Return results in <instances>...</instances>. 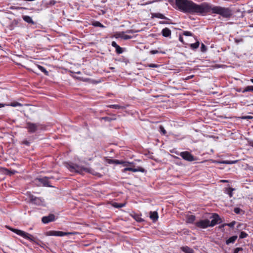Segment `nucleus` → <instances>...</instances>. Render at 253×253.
<instances>
[{
    "instance_id": "680f3d73",
    "label": "nucleus",
    "mask_w": 253,
    "mask_h": 253,
    "mask_svg": "<svg viewBox=\"0 0 253 253\" xmlns=\"http://www.w3.org/2000/svg\"><path fill=\"white\" fill-rule=\"evenodd\" d=\"M251 27H253V26H251Z\"/></svg>"
},
{
    "instance_id": "20e7f679",
    "label": "nucleus",
    "mask_w": 253,
    "mask_h": 253,
    "mask_svg": "<svg viewBox=\"0 0 253 253\" xmlns=\"http://www.w3.org/2000/svg\"><path fill=\"white\" fill-rule=\"evenodd\" d=\"M10 230L14 232L15 233L17 234V235L23 237L24 238L29 240V241L33 242H36V238L34 237L33 235L27 233L22 230H20L19 229H10Z\"/></svg>"
},
{
    "instance_id": "c03bdc74",
    "label": "nucleus",
    "mask_w": 253,
    "mask_h": 253,
    "mask_svg": "<svg viewBox=\"0 0 253 253\" xmlns=\"http://www.w3.org/2000/svg\"><path fill=\"white\" fill-rule=\"evenodd\" d=\"M160 1V0H154L153 1H148L146 2V4H151V3H152L153 2H157V1Z\"/></svg>"
},
{
    "instance_id": "8fccbe9b",
    "label": "nucleus",
    "mask_w": 253,
    "mask_h": 253,
    "mask_svg": "<svg viewBox=\"0 0 253 253\" xmlns=\"http://www.w3.org/2000/svg\"><path fill=\"white\" fill-rule=\"evenodd\" d=\"M23 143L25 144H26L27 145H29V142L28 141H27V140L24 141L23 142Z\"/></svg>"
},
{
    "instance_id": "6e6d98bb",
    "label": "nucleus",
    "mask_w": 253,
    "mask_h": 253,
    "mask_svg": "<svg viewBox=\"0 0 253 253\" xmlns=\"http://www.w3.org/2000/svg\"><path fill=\"white\" fill-rule=\"evenodd\" d=\"M221 182H227V180H221Z\"/></svg>"
},
{
    "instance_id": "13d9d810",
    "label": "nucleus",
    "mask_w": 253,
    "mask_h": 253,
    "mask_svg": "<svg viewBox=\"0 0 253 253\" xmlns=\"http://www.w3.org/2000/svg\"><path fill=\"white\" fill-rule=\"evenodd\" d=\"M251 81L253 84V79H251Z\"/></svg>"
},
{
    "instance_id": "49530a36",
    "label": "nucleus",
    "mask_w": 253,
    "mask_h": 253,
    "mask_svg": "<svg viewBox=\"0 0 253 253\" xmlns=\"http://www.w3.org/2000/svg\"><path fill=\"white\" fill-rule=\"evenodd\" d=\"M128 164L131 165V164H132V163L127 162H124L123 166H125V167H126V166H127Z\"/></svg>"
},
{
    "instance_id": "9d476101",
    "label": "nucleus",
    "mask_w": 253,
    "mask_h": 253,
    "mask_svg": "<svg viewBox=\"0 0 253 253\" xmlns=\"http://www.w3.org/2000/svg\"><path fill=\"white\" fill-rule=\"evenodd\" d=\"M211 218L212 219L210 221V226L213 227L217 223H220L222 222L221 218L219 215L216 213H214Z\"/></svg>"
},
{
    "instance_id": "f03ea898",
    "label": "nucleus",
    "mask_w": 253,
    "mask_h": 253,
    "mask_svg": "<svg viewBox=\"0 0 253 253\" xmlns=\"http://www.w3.org/2000/svg\"><path fill=\"white\" fill-rule=\"evenodd\" d=\"M208 9L204 12V14L209 12L219 14L224 18H229L232 15L231 10L229 8L222 7L219 6L212 7L209 3H208Z\"/></svg>"
},
{
    "instance_id": "a19ab883",
    "label": "nucleus",
    "mask_w": 253,
    "mask_h": 253,
    "mask_svg": "<svg viewBox=\"0 0 253 253\" xmlns=\"http://www.w3.org/2000/svg\"><path fill=\"white\" fill-rule=\"evenodd\" d=\"M106 162L107 163L110 164H114V160L113 159H107Z\"/></svg>"
},
{
    "instance_id": "864d4df0",
    "label": "nucleus",
    "mask_w": 253,
    "mask_h": 253,
    "mask_svg": "<svg viewBox=\"0 0 253 253\" xmlns=\"http://www.w3.org/2000/svg\"><path fill=\"white\" fill-rule=\"evenodd\" d=\"M16 171H9V174L11 175V174H13L15 173Z\"/></svg>"
},
{
    "instance_id": "5fc2aeb1",
    "label": "nucleus",
    "mask_w": 253,
    "mask_h": 253,
    "mask_svg": "<svg viewBox=\"0 0 253 253\" xmlns=\"http://www.w3.org/2000/svg\"><path fill=\"white\" fill-rule=\"evenodd\" d=\"M253 117H251V116H247V117H245V118H248V119H251Z\"/></svg>"
},
{
    "instance_id": "0eeeda50",
    "label": "nucleus",
    "mask_w": 253,
    "mask_h": 253,
    "mask_svg": "<svg viewBox=\"0 0 253 253\" xmlns=\"http://www.w3.org/2000/svg\"><path fill=\"white\" fill-rule=\"evenodd\" d=\"M196 225L201 228H206L210 226V221L208 219L201 220L195 223Z\"/></svg>"
},
{
    "instance_id": "1a4fd4ad",
    "label": "nucleus",
    "mask_w": 253,
    "mask_h": 253,
    "mask_svg": "<svg viewBox=\"0 0 253 253\" xmlns=\"http://www.w3.org/2000/svg\"><path fill=\"white\" fill-rule=\"evenodd\" d=\"M29 198H30V202L32 203L37 205H41L42 204V203L43 202V201L42 198H39V197H36L31 194L30 195Z\"/></svg>"
},
{
    "instance_id": "58836bf2",
    "label": "nucleus",
    "mask_w": 253,
    "mask_h": 253,
    "mask_svg": "<svg viewBox=\"0 0 253 253\" xmlns=\"http://www.w3.org/2000/svg\"><path fill=\"white\" fill-rule=\"evenodd\" d=\"M243 249L242 248H237L235 249L234 253H238L239 251H242Z\"/></svg>"
},
{
    "instance_id": "f704fd0d",
    "label": "nucleus",
    "mask_w": 253,
    "mask_h": 253,
    "mask_svg": "<svg viewBox=\"0 0 253 253\" xmlns=\"http://www.w3.org/2000/svg\"><path fill=\"white\" fill-rule=\"evenodd\" d=\"M147 66L150 67V68H158L160 66L157 64H148V65Z\"/></svg>"
},
{
    "instance_id": "a211bd4d",
    "label": "nucleus",
    "mask_w": 253,
    "mask_h": 253,
    "mask_svg": "<svg viewBox=\"0 0 253 253\" xmlns=\"http://www.w3.org/2000/svg\"><path fill=\"white\" fill-rule=\"evenodd\" d=\"M195 220V216L193 215H188L186 217V222L188 223H193Z\"/></svg>"
},
{
    "instance_id": "37998d69",
    "label": "nucleus",
    "mask_w": 253,
    "mask_h": 253,
    "mask_svg": "<svg viewBox=\"0 0 253 253\" xmlns=\"http://www.w3.org/2000/svg\"><path fill=\"white\" fill-rule=\"evenodd\" d=\"M159 53V51L157 50H152L150 51V53L151 54H155Z\"/></svg>"
},
{
    "instance_id": "393cba45",
    "label": "nucleus",
    "mask_w": 253,
    "mask_h": 253,
    "mask_svg": "<svg viewBox=\"0 0 253 253\" xmlns=\"http://www.w3.org/2000/svg\"><path fill=\"white\" fill-rule=\"evenodd\" d=\"M37 67L38 69H39L42 72L44 73L45 75H48V72L46 71V70L42 66L38 65Z\"/></svg>"
},
{
    "instance_id": "cd10ccee",
    "label": "nucleus",
    "mask_w": 253,
    "mask_h": 253,
    "mask_svg": "<svg viewBox=\"0 0 253 253\" xmlns=\"http://www.w3.org/2000/svg\"><path fill=\"white\" fill-rule=\"evenodd\" d=\"M247 236H248V234L246 232L242 231L240 233L239 238L240 239H244V238H246Z\"/></svg>"
},
{
    "instance_id": "f8f14e48",
    "label": "nucleus",
    "mask_w": 253,
    "mask_h": 253,
    "mask_svg": "<svg viewBox=\"0 0 253 253\" xmlns=\"http://www.w3.org/2000/svg\"><path fill=\"white\" fill-rule=\"evenodd\" d=\"M55 220V216L53 214H50L48 216H43L42 221L44 223H48L49 222L53 221Z\"/></svg>"
},
{
    "instance_id": "2f4dec72",
    "label": "nucleus",
    "mask_w": 253,
    "mask_h": 253,
    "mask_svg": "<svg viewBox=\"0 0 253 253\" xmlns=\"http://www.w3.org/2000/svg\"><path fill=\"white\" fill-rule=\"evenodd\" d=\"M115 49L117 53L119 54L122 53L123 52L122 48L119 45Z\"/></svg>"
},
{
    "instance_id": "603ef678",
    "label": "nucleus",
    "mask_w": 253,
    "mask_h": 253,
    "mask_svg": "<svg viewBox=\"0 0 253 253\" xmlns=\"http://www.w3.org/2000/svg\"><path fill=\"white\" fill-rule=\"evenodd\" d=\"M6 105H7L5 104L0 103V108L3 107Z\"/></svg>"
},
{
    "instance_id": "473e14b6",
    "label": "nucleus",
    "mask_w": 253,
    "mask_h": 253,
    "mask_svg": "<svg viewBox=\"0 0 253 253\" xmlns=\"http://www.w3.org/2000/svg\"><path fill=\"white\" fill-rule=\"evenodd\" d=\"M183 35L185 36H192L193 35L192 33L189 31H184Z\"/></svg>"
},
{
    "instance_id": "423d86ee",
    "label": "nucleus",
    "mask_w": 253,
    "mask_h": 253,
    "mask_svg": "<svg viewBox=\"0 0 253 253\" xmlns=\"http://www.w3.org/2000/svg\"><path fill=\"white\" fill-rule=\"evenodd\" d=\"M179 155L185 160L192 162L195 160L194 156L192 155L188 151L182 152L179 154Z\"/></svg>"
},
{
    "instance_id": "4d7b16f0",
    "label": "nucleus",
    "mask_w": 253,
    "mask_h": 253,
    "mask_svg": "<svg viewBox=\"0 0 253 253\" xmlns=\"http://www.w3.org/2000/svg\"><path fill=\"white\" fill-rule=\"evenodd\" d=\"M124 161H120V164H122V165H123V164H124Z\"/></svg>"
},
{
    "instance_id": "4c0bfd02",
    "label": "nucleus",
    "mask_w": 253,
    "mask_h": 253,
    "mask_svg": "<svg viewBox=\"0 0 253 253\" xmlns=\"http://www.w3.org/2000/svg\"><path fill=\"white\" fill-rule=\"evenodd\" d=\"M206 49H207L206 46L204 44L202 43V45H201V51L202 52H205V51H206Z\"/></svg>"
},
{
    "instance_id": "b1692460",
    "label": "nucleus",
    "mask_w": 253,
    "mask_h": 253,
    "mask_svg": "<svg viewBox=\"0 0 253 253\" xmlns=\"http://www.w3.org/2000/svg\"><path fill=\"white\" fill-rule=\"evenodd\" d=\"M237 162V161H224L221 162H218V163L220 164H236Z\"/></svg>"
},
{
    "instance_id": "f257e3e1",
    "label": "nucleus",
    "mask_w": 253,
    "mask_h": 253,
    "mask_svg": "<svg viewBox=\"0 0 253 253\" xmlns=\"http://www.w3.org/2000/svg\"><path fill=\"white\" fill-rule=\"evenodd\" d=\"M176 5L178 8L184 12L204 14L208 9V3L197 4L189 0H175Z\"/></svg>"
},
{
    "instance_id": "a878e982",
    "label": "nucleus",
    "mask_w": 253,
    "mask_h": 253,
    "mask_svg": "<svg viewBox=\"0 0 253 253\" xmlns=\"http://www.w3.org/2000/svg\"><path fill=\"white\" fill-rule=\"evenodd\" d=\"M154 16L155 17H157V18H160V19H166V17L163 14H162L161 13H155L154 14Z\"/></svg>"
},
{
    "instance_id": "7c9ffc66",
    "label": "nucleus",
    "mask_w": 253,
    "mask_h": 253,
    "mask_svg": "<svg viewBox=\"0 0 253 253\" xmlns=\"http://www.w3.org/2000/svg\"><path fill=\"white\" fill-rule=\"evenodd\" d=\"M133 217L135 219V220L138 222H141L142 221V218L138 215L135 214L133 216Z\"/></svg>"
},
{
    "instance_id": "4468645a",
    "label": "nucleus",
    "mask_w": 253,
    "mask_h": 253,
    "mask_svg": "<svg viewBox=\"0 0 253 253\" xmlns=\"http://www.w3.org/2000/svg\"><path fill=\"white\" fill-rule=\"evenodd\" d=\"M38 180L42 183L44 186L51 187V186L49 185L48 181V178L47 177H44L41 178H38Z\"/></svg>"
},
{
    "instance_id": "aec40b11",
    "label": "nucleus",
    "mask_w": 253,
    "mask_h": 253,
    "mask_svg": "<svg viewBox=\"0 0 253 253\" xmlns=\"http://www.w3.org/2000/svg\"><path fill=\"white\" fill-rule=\"evenodd\" d=\"M199 45H200V42H199L197 41L195 43L190 44V47L191 48H192L193 49H196L199 46Z\"/></svg>"
},
{
    "instance_id": "ddd939ff",
    "label": "nucleus",
    "mask_w": 253,
    "mask_h": 253,
    "mask_svg": "<svg viewBox=\"0 0 253 253\" xmlns=\"http://www.w3.org/2000/svg\"><path fill=\"white\" fill-rule=\"evenodd\" d=\"M126 171H131L132 172H137V171H141L144 172V169L142 168L139 167L137 169H134L132 168H126L123 169V172H126Z\"/></svg>"
},
{
    "instance_id": "ea45409f",
    "label": "nucleus",
    "mask_w": 253,
    "mask_h": 253,
    "mask_svg": "<svg viewBox=\"0 0 253 253\" xmlns=\"http://www.w3.org/2000/svg\"><path fill=\"white\" fill-rule=\"evenodd\" d=\"M111 45L113 47H114V48H117L119 45L117 44V43L113 41L112 42V43H111Z\"/></svg>"
},
{
    "instance_id": "052dcab7",
    "label": "nucleus",
    "mask_w": 253,
    "mask_h": 253,
    "mask_svg": "<svg viewBox=\"0 0 253 253\" xmlns=\"http://www.w3.org/2000/svg\"><path fill=\"white\" fill-rule=\"evenodd\" d=\"M238 91H241V89H239V90H238Z\"/></svg>"
},
{
    "instance_id": "5701e85b",
    "label": "nucleus",
    "mask_w": 253,
    "mask_h": 253,
    "mask_svg": "<svg viewBox=\"0 0 253 253\" xmlns=\"http://www.w3.org/2000/svg\"><path fill=\"white\" fill-rule=\"evenodd\" d=\"M248 91H253V86H248L246 87L244 90L242 91L243 93H245Z\"/></svg>"
},
{
    "instance_id": "6ab92c4d",
    "label": "nucleus",
    "mask_w": 253,
    "mask_h": 253,
    "mask_svg": "<svg viewBox=\"0 0 253 253\" xmlns=\"http://www.w3.org/2000/svg\"><path fill=\"white\" fill-rule=\"evenodd\" d=\"M107 107L108 108H114V109H116L125 108V107L120 106L119 105H117V104L109 105L107 106Z\"/></svg>"
},
{
    "instance_id": "9b49d317",
    "label": "nucleus",
    "mask_w": 253,
    "mask_h": 253,
    "mask_svg": "<svg viewBox=\"0 0 253 253\" xmlns=\"http://www.w3.org/2000/svg\"><path fill=\"white\" fill-rule=\"evenodd\" d=\"M113 37L116 39L121 38L124 40L130 39L132 37L127 35H126L125 32H116L114 34Z\"/></svg>"
},
{
    "instance_id": "79ce46f5",
    "label": "nucleus",
    "mask_w": 253,
    "mask_h": 253,
    "mask_svg": "<svg viewBox=\"0 0 253 253\" xmlns=\"http://www.w3.org/2000/svg\"><path fill=\"white\" fill-rule=\"evenodd\" d=\"M102 119L105 120V121H111L112 120V119L109 118V117H103L102 118Z\"/></svg>"
},
{
    "instance_id": "bf43d9fd",
    "label": "nucleus",
    "mask_w": 253,
    "mask_h": 253,
    "mask_svg": "<svg viewBox=\"0 0 253 253\" xmlns=\"http://www.w3.org/2000/svg\"><path fill=\"white\" fill-rule=\"evenodd\" d=\"M126 32L129 33L131 32V31H127Z\"/></svg>"
},
{
    "instance_id": "a18cd8bd",
    "label": "nucleus",
    "mask_w": 253,
    "mask_h": 253,
    "mask_svg": "<svg viewBox=\"0 0 253 253\" xmlns=\"http://www.w3.org/2000/svg\"><path fill=\"white\" fill-rule=\"evenodd\" d=\"M243 42V40L242 39H235V42L236 43H239V42Z\"/></svg>"
},
{
    "instance_id": "39448f33",
    "label": "nucleus",
    "mask_w": 253,
    "mask_h": 253,
    "mask_svg": "<svg viewBox=\"0 0 253 253\" xmlns=\"http://www.w3.org/2000/svg\"><path fill=\"white\" fill-rule=\"evenodd\" d=\"M71 232H64L60 231H49L45 233V235L47 236H64L70 234H72Z\"/></svg>"
},
{
    "instance_id": "72a5a7b5",
    "label": "nucleus",
    "mask_w": 253,
    "mask_h": 253,
    "mask_svg": "<svg viewBox=\"0 0 253 253\" xmlns=\"http://www.w3.org/2000/svg\"><path fill=\"white\" fill-rule=\"evenodd\" d=\"M242 210L239 208H234V211L236 213V214H239L240 213L241 211H242Z\"/></svg>"
},
{
    "instance_id": "bb28decb",
    "label": "nucleus",
    "mask_w": 253,
    "mask_h": 253,
    "mask_svg": "<svg viewBox=\"0 0 253 253\" xmlns=\"http://www.w3.org/2000/svg\"><path fill=\"white\" fill-rule=\"evenodd\" d=\"M92 25L95 27H104V26L99 22L98 21H95L92 23Z\"/></svg>"
},
{
    "instance_id": "3c124183",
    "label": "nucleus",
    "mask_w": 253,
    "mask_h": 253,
    "mask_svg": "<svg viewBox=\"0 0 253 253\" xmlns=\"http://www.w3.org/2000/svg\"><path fill=\"white\" fill-rule=\"evenodd\" d=\"M249 145L253 148V141L249 142Z\"/></svg>"
},
{
    "instance_id": "dca6fc26",
    "label": "nucleus",
    "mask_w": 253,
    "mask_h": 253,
    "mask_svg": "<svg viewBox=\"0 0 253 253\" xmlns=\"http://www.w3.org/2000/svg\"><path fill=\"white\" fill-rule=\"evenodd\" d=\"M163 36L165 37H168L171 35V31L168 28H165L162 31Z\"/></svg>"
},
{
    "instance_id": "f3484780",
    "label": "nucleus",
    "mask_w": 253,
    "mask_h": 253,
    "mask_svg": "<svg viewBox=\"0 0 253 253\" xmlns=\"http://www.w3.org/2000/svg\"><path fill=\"white\" fill-rule=\"evenodd\" d=\"M237 238L238 236L237 235L233 236L230 237L228 240H226V244L227 245H229L230 243H234Z\"/></svg>"
},
{
    "instance_id": "7ed1b4c3",
    "label": "nucleus",
    "mask_w": 253,
    "mask_h": 253,
    "mask_svg": "<svg viewBox=\"0 0 253 253\" xmlns=\"http://www.w3.org/2000/svg\"><path fill=\"white\" fill-rule=\"evenodd\" d=\"M67 168L71 172L81 173L83 171H85L88 172L92 173L93 174L95 175H98L97 172L93 171L92 169H91L89 168H84L74 164H69L67 166Z\"/></svg>"
},
{
    "instance_id": "4be33fe9",
    "label": "nucleus",
    "mask_w": 253,
    "mask_h": 253,
    "mask_svg": "<svg viewBox=\"0 0 253 253\" xmlns=\"http://www.w3.org/2000/svg\"><path fill=\"white\" fill-rule=\"evenodd\" d=\"M112 205L115 208H120L124 207L125 206V203H118L115 202L112 204Z\"/></svg>"
},
{
    "instance_id": "09e8293b",
    "label": "nucleus",
    "mask_w": 253,
    "mask_h": 253,
    "mask_svg": "<svg viewBox=\"0 0 253 253\" xmlns=\"http://www.w3.org/2000/svg\"><path fill=\"white\" fill-rule=\"evenodd\" d=\"M179 40L181 42L183 43V39L181 35H179Z\"/></svg>"
},
{
    "instance_id": "412c9836",
    "label": "nucleus",
    "mask_w": 253,
    "mask_h": 253,
    "mask_svg": "<svg viewBox=\"0 0 253 253\" xmlns=\"http://www.w3.org/2000/svg\"><path fill=\"white\" fill-rule=\"evenodd\" d=\"M23 18L25 21L27 22L28 23H33L32 19L31 17L29 16H24Z\"/></svg>"
},
{
    "instance_id": "de8ad7c7",
    "label": "nucleus",
    "mask_w": 253,
    "mask_h": 253,
    "mask_svg": "<svg viewBox=\"0 0 253 253\" xmlns=\"http://www.w3.org/2000/svg\"><path fill=\"white\" fill-rule=\"evenodd\" d=\"M120 163V161L118 160H114V164L119 165Z\"/></svg>"
},
{
    "instance_id": "e433bc0d",
    "label": "nucleus",
    "mask_w": 253,
    "mask_h": 253,
    "mask_svg": "<svg viewBox=\"0 0 253 253\" xmlns=\"http://www.w3.org/2000/svg\"><path fill=\"white\" fill-rule=\"evenodd\" d=\"M160 130H161V132L164 135V134H165L166 133V130L165 129L164 127L163 126H160Z\"/></svg>"
},
{
    "instance_id": "2eb2a0df",
    "label": "nucleus",
    "mask_w": 253,
    "mask_h": 253,
    "mask_svg": "<svg viewBox=\"0 0 253 253\" xmlns=\"http://www.w3.org/2000/svg\"><path fill=\"white\" fill-rule=\"evenodd\" d=\"M150 217L153 221L156 222L158 219V213L157 211H150Z\"/></svg>"
},
{
    "instance_id": "c9c22d12",
    "label": "nucleus",
    "mask_w": 253,
    "mask_h": 253,
    "mask_svg": "<svg viewBox=\"0 0 253 253\" xmlns=\"http://www.w3.org/2000/svg\"><path fill=\"white\" fill-rule=\"evenodd\" d=\"M22 105L21 103H18V102L12 103L10 104V106H13V107H16V106H21Z\"/></svg>"
},
{
    "instance_id": "c756f323",
    "label": "nucleus",
    "mask_w": 253,
    "mask_h": 253,
    "mask_svg": "<svg viewBox=\"0 0 253 253\" xmlns=\"http://www.w3.org/2000/svg\"><path fill=\"white\" fill-rule=\"evenodd\" d=\"M236 223V221H233L232 222L229 223H227V224H224L223 225V226H225V225H227L230 227H233L235 225Z\"/></svg>"
},
{
    "instance_id": "c85d7f7f",
    "label": "nucleus",
    "mask_w": 253,
    "mask_h": 253,
    "mask_svg": "<svg viewBox=\"0 0 253 253\" xmlns=\"http://www.w3.org/2000/svg\"><path fill=\"white\" fill-rule=\"evenodd\" d=\"M234 189L232 188H229L227 190V193L229 195L230 197L233 196V191Z\"/></svg>"
},
{
    "instance_id": "6e6552de",
    "label": "nucleus",
    "mask_w": 253,
    "mask_h": 253,
    "mask_svg": "<svg viewBox=\"0 0 253 253\" xmlns=\"http://www.w3.org/2000/svg\"><path fill=\"white\" fill-rule=\"evenodd\" d=\"M26 125V128L28 129V131L31 133L35 132L37 130L38 127L39 126L38 124H35L31 122H28Z\"/></svg>"
}]
</instances>
